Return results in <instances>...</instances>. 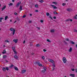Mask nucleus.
Segmentation results:
<instances>
[{"label":"nucleus","instance_id":"nucleus-1","mask_svg":"<svg viewBox=\"0 0 77 77\" xmlns=\"http://www.w3.org/2000/svg\"><path fill=\"white\" fill-rule=\"evenodd\" d=\"M10 30L11 31V32L13 31V35H15V30L14 29V28H10Z\"/></svg>","mask_w":77,"mask_h":77},{"label":"nucleus","instance_id":"nucleus-2","mask_svg":"<svg viewBox=\"0 0 77 77\" xmlns=\"http://www.w3.org/2000/svg\"><path fill=\"white\" fill-rule=\"evenodd\" d=\"M63 62L64 63H66V61H67V60H66V58L63 57Z\"/></svg>","mask_w":77,"mask_h":77},{"label":"nucleus","instance_id":"nucleus-3","mask_svg":"<svg viewBox=\"0 0 77 77\" xmlns=\"http://www.w3.org/2000/svg\"><path fill=\"white\" fill-rule=\"evenodd\" d=\"M21 3V2H18L16 6V8H18L19 6L20 5Z\"/></svg>","mask_w":77,"mask_h":77},{"label":"nucleus","instance_id":"nucleus-4","mask_svg":"<svg viewBox=\"0 0 77 77\" xmlns=\"http://www.w3.org/2000/svg\"><path fill=\"white\" fill-rule=\"evenodd\" d=\"M36 64L38 65L39 66H42V64L40 63L39 62H37L35 63Z\"/></svg>","mask_w":77,"mask_h":77},{"label":"nucleus","instance_id":"nucleus-5","mask_svg":"<svg viewBox=\"0 0 77 77\" xmlns=\"http://www.w3.org/2000/svg\"><path fill=\"white\" fill-rule=\"evenodd\" d=\"M48 61L49 62H51V63H53L54 62V60L52 59H49Z\"/></svg>","mask_w":77,"mask_h":77},{"label":"nucleus","instance_id":"nucleus-6","mask_svg":"<svg viewBox=\"0 0 77 77\" xmlns=\"http://www.w3.org/2000/svg\"><path fill=\"white\" fill-rule=\"evenodd\" d=\"M14 66H14L13 64H11V66H9V68H12Z\"/></svg>","mask_w":77,"mask_h":77},{"label":"nucleus","instance_id":"nucleus-7","mask_svg":"<svg viewBox=\"0 0 77 77\" xmlns=\"http://www.w3.org/2000/svg\"><path fill=\"white\" fill-rule=\"evenodd\" d=\"M13 41L16 43V44H17V42H18V39H14L13 40Z\"/></svg>","mask_w":77,"mask_h":77},{"label":"nucleus","instance_id":"nucleus-8","mask_svg":"<svg viewBox=\"0 0 77 77\" xmlns=\"http://www.w3.org/2000/svg\"><path fill=\"white\" fill-rule=\"evenodd\" d=\"M22 73L23 74V73H24L26 72V70H23L21 71Z\"/></svg>","mask_w":77,"mask_h":77},{"label":"nucleus","instance_id":"nucleus-9","mask_svg":"<svg viewBox=\"0 0 77 77\" xmlns=\"http://www.w3.org/2000/svg\"><path fill=\"white\" fill-rule=\"evenodd\" d=\"M51 6L52 7H53V8H54V9H57V7H56L54 5H51Z\"/></svg>","mask_w":77,"mask_h":77},{"label":"nucleus","instance_id":"nucleus-10","mask_svg":"<svg viewBox=\"0 0 77 77\" xmlns=\"http://www.w3.org/2000/svg\"><path fill=\"white\" fill-rule=\"evenodd\" d=\"M14 69H15V70H16V71H18V68H17V67L15 66H14Z\"/></svg>","mask_w":77,"mask_h":77},{"label":"nucleus","instance_id":"nucleus-11","mask_svg":"<svg viewBox=\"0 0 77 77\" xmlns=\"http://www.w3.org/2000/svg\"><path fill=\"white\" fill-rule=\"evenodd\" d=\"M72 48H69V52L70 53H71V51H72Z\"/></svg>","mask_w":77,"mask_h":77},{"label":"nucleus","instance_id":"nucleus-12","mask_svg":"<svg viewBox=\"0 0 77 77\" xmlns=\"http://www.w3.org/2000/svg\"><path fill=\"white\" fill-rule=\"evenodd\" d=\"M6 6H4V7L2 9V11H3V10H4V9H6Z\"/></svg>","mask_w":77,"mask_h":77},{"label":"nucleus","instance_id":"nucleus-13","mask_svg":"<svg viewBox=\"0 0 77 77\" xmlns=\"http://www.w3.org/2000/svg\"><path fill=\"white\" fill-rule=\"evenodd\" d=\"M73 18H74V19H76V20L77 19V14L75 15L74 17H73Z\"/></svg>","mask_w":77,"mask_h":77},{"label":"nucleus","instance_id":"nucleus-14","mask_svg":"<svg viewBox=\"0 0 77 77\" xmlns=\"http://www.w3.org/2000/svg\"><path fill=\"white\" fill-rule=\"evenodd\" d=\"M2 70L4 72L6 71V68L5 67H3Z\"/></svg>","mask_w":77,"mask_h":77},{"label":"nucleus","instance_id":"nucleus-15","mask_svg":"<svg viewBox=\"0 0 77 77\" xmlns=\"http://www.w3.org/2000/svg\"><path fill=\"white\" fill-rule=\"evenodd\" d=\"M50 32L51 33H54V29H51Z\"/></svg>","mask_w":77,"mask_h":77},{"label":"nucleus","instance_id":"nucleus-16","mask_svg":"<svg viewBox=\"0 0 77 77\" xmlns=\"http://www.w3.org/2000/svg\"><path fill=\"white\" fill-rule=\"evenodd\" d=\"M70 76H72V77H74L75 75L74 74H70Z\"/></svg>","mask_w":77,"mask_h":77},{"label":"nucleus","instance_id":"nucleus-17","mask_svg":"<svg viewBox=\"0 0 77 77\" xmlns=\"http://www.w3.org/2000/svg\"><path fill=\"white\" fill-rule=\"evenodd\" d=\"M8 18V16H6L5 17V20L6 21L7 20V19Z\"/></svg>","mask_w":77,"mask_h":77},{"label":"nucleus","instance_id":"nucleus-18","mask_svg":"<svg viewBox=\"0 0 77 77\" xmlns=\"http://www.w3.org/2000/svg\"><path fill=\"white\" fill-rule=\"evenodd\" d=\"M71 10H72L71 9V8H67V9H66V11H71Z\"/></svg>","mask_w":77,"mask_h":77},{"label":"nucleus","instance_id":"nucleus-19","mask_svg":"<svg viewBox=\"0 0 77 77\" xmlns=\"http://www.w3.org/2000/svg\"><path fill=\"white\" fill-rule=\"evenodd\" d=\"M2 54H5V53H6V51L5 50H4V52H2Z\"/></svg>","mask_w":77,"mask_h":77},{"label":"nucleus","instance_id":"nucleus-20","mask_svg":"<svg viewBox=\"0 0 77 77\" xmlns=\"http://www.w3.org/2000/svg\"><path fill=\"white\" fill-rule=\"evenodd\" d=\"M35 7L36 8H38V4H36L35 5Z\"/></svg>","mask_w":77,"mask_h":77},{"label":"nucleus","instance_id":"nucleus-21","mask_svg":"<svg viewBox=\"0 0 77 77\" xmlns=\"http://www.w3.org/2000/svg\"><path fill=\"white\" fill-rule=\"evenodd\" d=\"M19 9L20 10V11H22V6L21 5H20V8H19Z\"/></svg>","mask_w":77,"mask_h":77},{"label":"nucleus","instance_id":"nucleus-22","mask_svg":"<svg viewBox=\"0 0 77 77\" xmlns=\"http://www.w3.org/2000/svg\"><path fill=\"white\" fill-rule=\"evenodd\" d=\"M13 51L14 53L15 54H17V51L15 50L14 51Z\"/></svg>","mask_w":77,"mask_h":77},{"label":"nucleus","instance_id":"nucleus-23","mask_svg":"<svg viewBox=\"0 0 77 77\" xmlns=\"http://www.w3.org/2000/svg\"><path fill=\"white\" fill-rule=\"evenodd\" d=\"M14 58L16 59H18V56L17 55H15L14 56Z\"/></svg>","mask_w":77,"mask_h":77},{"label":"nucleus","instance_id":"nucleus-24","mask_svg":"<svg viewBox=\"0 0 77 77\" xmlns=\"http://www.w3.org/2000/svg\"><path fill=\"white\" fill-rule=\"evenodd\" d=\"M12 49L13 51H14V50H15V47H12Z\"/></svg>","mask_w":77,"mask_h":77},{"label":"nucleus","instance_id":"nucleus-25","mask_svg":"<svg viewBox=\"0 0 77 77\" xmlns=\"http://www.w3.org/2000/svg\"><path fill=\"white\" fill-rule=\"evenodd\" d=\"M47 41L48 42H51V41H50V39H47Z\"/></svg>","mask_w":77,"mask_h":77},{"label":"nucleus","instance_id":"nucleus-26","mask_svg":"<svg viewBox=\"0 0 77 77\" xmlns=\"http://www.w3.org/2000/svg\"><path fill=\"white\" fill-rule=\"evenodd\" d=\"M5 69H6V70H7V71H8L9 70V67H5Z\"/></svg>","mask_w":77,"mask_h":77},{"label":"nucleus","instance_id":"nucleus-27","mask_svg":"<svg viewBox=\"0 0 77 77\" xmlns=\"http://www.w3.org/2000/svg\"><path fill=\"white\" fill-rule=\"evenodd\" d=\"M54 14H58V13L54 11Z\"/></svg>","mask_w":77,"mask_h":77},{"label":"nucleus","instance_id":"nucleus-28","mask_svg":"<svg viewBox=\"0 0 77 77\" xmlns=\"http://www.w3.org/2000/svg\"><path fill=\"white\" fill-rule=\"evenodd\" d=\"M70 42L71 43H72V45H74L75 44L74 42L73 41H71Z\"/></svg>","mask_w":77,"mask_h":77},{"label":"nucleus","instance_id":"nucleus-29","mask_svg":"<svg viewBox=\"0 0 77 77\" xmlns=\"http://www.w3.org/2000/svg\"><path fill=\"white\" fill-rule=\"evenodd\" d=\"M39 2H40V3H43V2H44V1L42 0H41L39 1Z\"/></svg>","mask_w":77,"mask_h":77},{"label":"nucleus","instance_id":"nucleus-30","mask_svg":"<svg viewBox=\"0 0 77 77\" xmlns=\"http://www.w3.org/2000/svg\"><path fill=\"white\" fill-rule=\"evenodd\" d=\"M36 47H40V45L39 44H38L36 45Z\"/></svg>","mask_w":77,"mask_h":77},{"label":"nucleus","instance_id":"nucleus-31","mask_svg":"<svg viewBox=\"0 0 77 77\" xmlns=\"http://www.w3.org/2000/svg\"><path fill=\"white\" fill-rule=\"evenodd\" d=\"M8 5L9 6H12V5H13V3H11Z\"/></svg>","mask_w":77,"mask_h":77},{"label":"nucleus","instance_id":"nucleus-32","mask_svg":"<svg viewBox=\"0 0 77 77\" xmlns=\"http://www.w3.org/2000/svg\"><path fill=\"white\" fill-rule=\"evenodd\" d=\"M43 69H44V70H45L46 71V70H47V68H46L45 67H44Z\"/></svg>","mask_w":77,"mask_h":77},{"label":"nucleus","instance_id":"nucleus-33","mask_svg":"<svg viewBox=\"0 0 77 77\" xmlns=\"http://www.w3.org/2000/svg\"><path fill=\"white\" fill-rule=\"evenodd\" d=\"M52 3H53L54 4H55V5L57 4V2H52Z\"/></svg>","mask_w":77,"mask_h":77},{"label":"nucleus","instance_id":"nucleus-34","mask_svg":"<svg viewBox=\"0 0 77 77\" xmlns=\"http://www.w3.org/2000/svg\"><path fill=\"white\" fill-rule=\"evenodd\" d=\"M46 15L47 16H49V15H50V13H46Z\"/></svg>","mask_w":77,"mask_h":77},{"label":"nucleus","instance_id":"nucleus-35","mask_svg":"<svg viewBox=\"0 0 77 77\" xmlns=\"http://www.w3.org/2000/svg\"><path fill=\"white\" fill-rule=\"evenodd\" d=\"M45 71H46V70H43L42 71V72H45Z\"/></svg>","mask_w":77,"mask_h":77},{"label":"nucleus","instance_id":"nucleus-36","mask_svg":"<svg viewBox=\"0 0 77 77\" xmlns=\"http://www.w3.org/2000/svg\"><path fill=\"white\" fill-rule=\"evenodd\" d=\"M3 19H4V18L3 17H0V20H3Z\"/></svg>","mask_w":77,"mask_h":77},{"label":"nucleus","instance_id":"nucleus-37","mask_svg":"<svg viewBox=\"0 0 77 77\" xmlns=\"http://www.w3.org/2000/svg\"><path fill=\"white\" fill-rule=\"evenodd\" d=\"M6 57H7V56L4 55L3 56V58H6Z\"/></svg>","mask_w":77,"mask_h":77},{"label":"nucleus","instance_id":"nucleus-38","mask_svg":"<svg viewBox=\"0 0 77 77\" xmlns=\"http://www.w3.org/2000/svg\"><path fill=\"white\" fill-rule=\"evenodd\" d=\"M69 21V19H68L66 20H65V21L67 22V21Z\"/></svg>","mask_w":77,"mask_h":77},{"label":"nucleus","instance_id":"nucleus-39","mask_svg":"<svg viewBox=\"0 0 77 77\" xmlns=\"http://www.w3.org/2000/svg\"><path fill=\"white\" fill-rule=\"evenodd\" d=\"M16 19L17 20V21H20V19L18 18V17L16 18Z\"/></svg>","mask_w":77,"mask_h":77},{"label":"nucleus","instance_id":"nucleus-40","mask_svg":"<svg viewBox=\"0 0 77 77\" xmlns=\"http://www.w3.org/2000/svg\"><path fill=\"white\" fill-rule=\"evenodd\" d=\"M5 42H9V41L8 40H6L5 41Z\"/></svg>","mask_w":77,"mask_h":77},{"label":"nucleus","instance_id":"nucleus-41","mask_svg":"<svg viewBox=\"0 0 77 77\" xmlns=\"http://www.w3.org/2000/svg\"><path fill=\"white\" fill-rule=\"evenodd\" d=\"M65 5H66V3H63L62 5L63 6H65Z\"/></svg>","mask_w":77,"mask_h":77},{"label":"nucleus","instance_id":"nucleus-42","mask_svg":"<svg viewBox=\"0 0 77 77\" xmlns=\"http://www.w3.org/2000/svg\"><path fill=\"white\" fill-rule=\"evenodd\" d=\"M74 31L75 32H77V30L75 29H74Z\"/></svg>","mask_w":77,"mask_h":77},{"label":"nucleus","instance_id":"nucleus-43","mask_svg":"<svg viewBox=\"0 0 77 77\" xmlns=\"http://www.w3.org/2000/svg\"><path fill=\"white\" fill-rule=\"evenodd\" d=\"M42 58L43 60H44V59H45V57H44V56L42 57Z\"/></svg>","mask_w":77,"mask_h":77},{"label":"nucleus","instance_id":"nucleus-44","mask_svg":"<svg viewBox=\"0 0 77 77\" xmlns=\"http://www.w3.org/2000/svg\"><path fill=\"white\" fill-rule=\"evenodd\" d=\"M66 41H69V39L68 38H66L65 39Z\"/></svg>","mask_w":77,"mask_h":77},{"label":"nucleus","instance_id":"nucleus-45","mask_svg":"<svg viewBox=\"0 0 77 77\" xmlns=\"http://www.w3.org/2000/svg\"><path fill=\"white\" fill-rule=\"evenodd\" d=\"M14 14L15 15H18V14L16 12H15Z\"/></svg>","mask_w":77,"mask_h":77},{"label":"nucleus","instance_id":"nucleus-46","mask_svg":"<svg viewBox=\"0 0 77 77\" xmlns=\"http://www.w3.org/2000/svg\"><path fill=\"white\" fill-rule=\"evenodd\" d=\"M71 69L72 71H74V70H75L74 69Z\"/></svg>","mask_w":77,"mask_h":77},{"label":"nucleus","instance_id":"nucleus-47","mask_svg":"<svg viewBox=\"0 0 77 77\" xmlns=\"http://www.w3.org/2000/svg\"><path fill=\"white\" fill-rule=\"evenodd\" d=\"M36 28L38 29V30H40V28L38 27H37Z\"/></svg>","mask_w":77,"mask_h":77},{"label":"nucleus","instance_id":"nucleus-48","mask_svg":"<svg viewBox=\"0 0 77 77\" xmlns=\"http://www.w3.org/2000/svg\"><path fill=\"white\" fill-rule=\"evenodd\" d=\"M49 18L51 19V20H52L53 19L52 18V17H51V16H49Z\"/></svg>","mask_w":77,"mask_h":77},{"label":"nucleus","instance_id":"nucleus-49","mask_svg":"<svg viewBox=\"0 0 77 77\" xmlns=\"http://www.w3.org/2000/svg\"><path fill=\"white\" fill-rule=\"evenodd\" d=\"M55 69V68L54 67H53L52 69V71H54Z\"/></svg>","mask_w":77,"mask_h":77},{"label":"nucleus","instance_id":"nucleus-50","mask_svg":"<svg viewBox=\"0 0 77 77\" xmlns=\"http://www.w3.org/2000/svg\"><path fill=\"white\" fill-rule=\"evenodd\" d=\"M29 23H32V21L30 20L29 22Z\"/></svg>","mask_w":77,"mask_h":77},{"label":"nucleus","instance_id":"nucleus-51","mask_svg":"<svg viewBox=\"0 0 77 77\" xmlns=\"http://www.w3.org/2000/svg\"><path fill=\"white\" fill-rule=\"evenodd\" d=\"M52 66H53L54 67H55V65H54V64H53L52 65Z\"/></svg>","mask_w":77,"mask_h":77},{"label":"nucleus","instance_id":"nucleus-52","mask_svg":"<svg viewBox=\"0 0 77 77\" xmlns=\"http://www.w3.org/2000/svg\"><path fill=\"white\" fill-rule=\"evenodd\" d=\"M53 18L54 19H56V17H55V16H54V17H53Z\"/></svg>","mask_w":77,"mask_h":77},{"label":"nucleus","instance_id":"nucleus-53","mask_svg":"<svg viewBox=\"0 0 77 77\" xmlns=\"http://www.w3.org/2000/svg\"><path fill=\"white\" fill-rule=\"evenodd\" d=\"M26 17V15H24V16H23V18H25V17Z\"/></svg>","mask_w":77,"mask_h":77},{"label":"nucleus","instance_id":"nucleus-54","mask_svg":"<svg viewBox=\"0 0 77 77\" xmlns=\"http://www.w3.org/2000/svg\"><path fill=\"white\" fill-rule=\"evenodd\" d=\"M69 21H71V22H72V19H69Z\"/></svg>","mask_w":77,"mask_h":77},{"label":"nucleus","instance_id":"nucleus-55","mask_svg":"<svg viewBox=\"0 0 77 77\" xmlns=\"http://www.w3.org/2000/svg\"><path fill=\"white\" fill-rule=\"evenodd\" d=\"M40 22H41V23H43L44 22V21L42 20L40 21Z\"/></svg>","mask_w":77,"mask_h":77},{"label":"nucleus","instance_id":"nucleus-56","mask_svg":"<svg viewBox=\"0 0 77 77\" xmlns=\"http://www.w3.org/2000/svg\"><path fill=\"white\" fill-rule=\"evenodd\" d=\"M43 51H45H45H46V50L45 49H43Z\"/></svg>","mask_w":77,"mask_h":77},{"label":"nucleus","instance_id":"nucleus-57","mask_svg":"<svg viewBox=\"0 0 77 77\" xmlns=\"http://www.w3.org/2000/svg\"><path fill=\"white\" fill-rule=\"evenodd\" d=\"M26 41L25 40H24L23 42V44H25V42Z\"/></svg>","mask_w":77,"mask_h":77},{"label":"nucleus","instance_id":"nucleus-58","mask_svg":"<svg viewBox=\"0 0 77 77\" xmlns=\"http://www.w3.org/2000/svg\"><path fill=\"white\" fill-rule=\"evenodd\" d=\"M64 43H65V44H67V43H66V42H65V41H64Z\"/></svg>","mask_w":77,"mask_h":77},{"label":"nucleus","instance_id":"nucleus-59","mask_svg":"<svg viewBox=\"0 0 77 77\" xmlns=\"http://www.w3.org/2000/svg\"><path fill=\"white\" fill-rule=\"evenodd\" d=\"M31 54L32 55H33V54H34V53H32Z\"/></svg>","mask_w":77,"mask_h":77},{"label":"nucleus","instance_id":"nucleus-60","mask_svg":"<svg viewBox=\"0 0 77 77\" xmlns=\"http://www.w3.org/2000/svg\"><path fill=\"white\" fill-rule=\"evenodd\" d=\"M75 71L77 72V69H75Z\"/></svg>","mask_w":77,"mask_h":77},{"label":"nucleus","instance_id":"nucleus-61","mask_svg":"<svg viewBox=\"0 0 77 77\" xmlns=\"http://www.w3.org/2000/svg\"><path fill=\"white\" fill-rule=\"evenodd\" d=\"M35 12H38V10H35Z\"/></svg>","mask_w":77,"mask_h":77},{"label":"nucleus","instance_id":"nucleus-62","mask_svg":"<svg viewBox=\"0 0 77 77\" xmlns=\"http://www.w3.org/2000/svg\"><path fill=\"white\" fill-rule=\"evenodd\" d=\"M6 62H8V61H7V60H5Z\"/></svg>","mask_w":77,"mask_h":77},{"label":"nucleus","instance_id":"nucleus-63","mask_svg":"<svg viewBox=\"0 0 77 77\" xmlns=\"http://www.w3.org/2000/svg\"><path fill=\"white\" fill-rule=\"evenodd\" d=\"M13 2H14V0H12Z\"/></svg>","mask_w":77,"mask_h":77},{"label":"nucleus","instance_id":"nucleus-64","mask_svg":"<svg viewBox=\"0 0 77 77\" xmlns=\"http://www.w3.org/2000/svg\"><path fill=\"white\" fill-rule=\"evenodd\" d=\"M76 48H77V45H76Z\"/></svg>","mask_w":77,"mask_h":77}]
</instances>
